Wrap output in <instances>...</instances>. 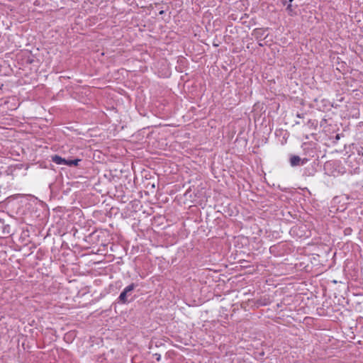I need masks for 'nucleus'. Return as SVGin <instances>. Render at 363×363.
<instances>
[{
    "mask_svg": "<svg viewBox=\"0 0 363 363\" xmlns=\"http://www.w3.org/2000/svg\"><path fill=\"white\" fill-rule=\"evenodd\" d=\"M336 138H337V139H339V138H340V137H339V135H338V134L336 135Z\"/></svg>",
    "mask_w": 363,
    "mask_h": 363,
    "instance_id": "obj_19",
    "label": "nucleus"
},
{
    "mask_svg": "<svg viewBox=\"0 0 363 363\" xmlns=\"http://www.w3.org/2000/svg\"><path fill=\"white\" fill-rule=\"evenodd\" d=\"M164 13V10H161L160 12H159V14L160 15H162Z\"/></svg>",
    "mask_w": 363,
    "mask_h": 363,
    "instance_id": "obj_15",
    "label": "nucleus"
},
{
    "mask_svg": "<svg viewBox=\"0 0 363 363\" xmlns=\"http://www.w3.org/2000/svg\"><path fill=\"white\" fill-rule=\"evenodd\" d=\"M320 104L321 105H320L319 107L320 108H322L323 111L330 110V108L333 106L331 103L328 99H325L320 100Z\"/></svg>",
    "mask_w": 363,
    "mask_h": 363,
    "instance_id": "obj_5",
    "label": "nucleus"
},
{
    "mask_svg": "<svg viewBox=\"0 0 363 363\" xmlns=\"http://www.w3.org/2000/svg\"><path fill=\"white\" fill-rule=\"evenodd\" d=\"M297 117L298 118H303V114H301V113H297Z\"/></svg>",
    "mask_w": 363,
    "mask_h": 363,
    "instance_id": "obj_16",
    "label": "nucleus"
},
{
    "mask_svg": "<svg viewBox=\"0 0 363 363\" xmlns=\"http://www.w3.org/2000/svg\"><path fill=\"white\" fill-rule=\"evenodd\" d=\"M299 231V233L301 234H298L299 237H302V236H304L305 235L302 234L301 233L303 232V228L301 229V230H298Z\"/></svg>",
    "mask_w": 363,
    "mask_h": 363,
    "instance_id": "obj_14",
    "label": "nucleus"
},
{
    "mask_svg": "<svg viewBox=\"0 0 363 363\" xmlns=\"http://www.w3.org/2000/svg\"><path fill=\"white\" fill-rule=\"evenodd\" d=\"M306 228V226L303 225H300V226H296L292 228V231L294 233H296V234H298V230H301L302 228Z\"/></svg>",
    "mask_w": 363,
    "mask_h": 363,
    "instance_id": "obj_10",
    "label": "nucleus"
},
{
    "mask_svg": "<svg viewBox=\"0 0 363 363\" xmlns=\"http://www.w3.org/2000/svg\"><path fill=\"white\" fill-rule=\"evenodd\" d=\"M82 160L80 159H74V160H71V159H66V162H65L64 165H67V166H69V167H77L79 165V163L81 162Z\"/></svg>",
    "mask_w": 363,
    "mask_h": 363,
    "instance_id": "obj_7",
    "label": "nucleus"
},
{
    "mask_svg": "<svg viewBox=\"0 0 363 363\" xmlns=\"http://www.w3.org/2000/svg\"><path fill=\"white\" fill-rule=\"evenodd\" d=\"M307 161H308V159H306V158L301 159L298 155H291L290 157V160H289L290 164L292 167L303 165L304 164H306L307 162Z\"/></svg>",
    "mask_w": 363,
    "mask_h": 363,
    "instance_id": "obj_4",
    "label": "nucleus"
},
{
    "mask_svg": "<svg viewBox=\"0 0 363 363\" xmlns=\"http://www.w3.org/2000/svg\"><path fill=\"white\" fill-rule=\"evenodd\" d=\"M352 232V230L351 228H346L345 230H344V234L345 235H351Z\"/></svg>",
    "mask_w": 363,
    "mask_h": 363,
    "instance_id": "obj_11",
    "label": "nucleus"
},
{
    "mask_svg": "<svg viewBox=\"0 0 363 363\" xmlns=\"http://www.w3.org/2000/svg\"><path fill=\"white\" fill-rule=\"evenodd\" d=\"M286 11L288 12V13L290 15V16H293L294 15V9H293V6L291 5V3H289L287 6H286Z\"/></svg>",
    "mask_w": 363,
    "mask_h": 363,
    "instance_id": "obj_9",
    "label": "nucleus"
},
{
    "mask_svg": "<svg viewBox=\"0 0 363 363\" xmlns=\"http://www.w3.org/2000/svg\"><path fill=\"white\" fill-rule=\"evenodd\" d=\"M259 46H261V47H262V46H263V44L262 43V42H259Z\"/></svg>",
    "mask_w": 363,
    "mask_h": 363,
    "instance_id": "obj_18",
    "label": "nucleus"
},
{
    "mask_svg": "<svg viewBox=\"0 0 363 363\" xmlns=\"http://www.w3.org/2000/svg\"><path fill=\"white\" fill-rule=\"evenodd\" d=\"M287 3V1L286 0H282V4L283 5H286Z\"/></svg>",
    "mask_w": 363,
    "mask_h": 363,
    "instance_id": "obj_17",
    "label": "nucleus"
},
{
    "mask_svg": "<svg viewBox=\"0 0 363 363\" xmlns=\"http://www.w3.org/2000/svg\"><path fill=\"white\" fill-rule=\"evenodd\" d=\"M52 161L57 164L64 165L65 162H66V159L57 155H55L52 156Z\"/></svg>",
    "mask_w": 363,
    "mask_h": 363,
    "instance_id": "obj_6",
    "label": "nucleus"
},
{
    "mask_svg": "<svg viewBox=\"0 0 363 363\" xmlns=\"http://www.w3.org/2000/svg\"><path fill=\"white\" fill-rule=\"evenodd\" d=\"M294 0H288L289 3H291Z\"/></svg>",
    "mask_w": 363,
    "mask_h": 363,
    "instance_id": "obj_20",
    "label": "nucleus"
},
{
    "mask_svg": "<svg viewBox=\"0 0 363 363\" xmlns=\"http://www.w3.org/2000/svg\"><path fill=\"white\" fill-rule=\"evenodd\" d=\"M13 235L11 224L4 218H0V238Z\"/></svg>",
    "mask_w": 363,
    "mask_h": 363,
    "instance_id": "obj_2",
    "label": "nucleus"
},
{
    "mask_svg": "<svg viewBox=\"0 0 363 363\" xmlns=\"http://www.w3.org/2000/svg\"><path fill=\"white\" fill-rule=\"evenodd\" d=\"M307 125L310 127V128H315L317 125H318V121H315V120H308V122H307Z\"/></svg>",
    "mask_w": 363,
    "mask_h": 363,
    "instance_id": "obj_8",
    "label": "nucleus"
},
{
    "mask_svg": "<svg viewBox=\"0 0 363 363\" xmlns=\"http://www.w3.org/2000/svg\"><path fill=\"white\" fill-rule=\"evenodd\" d=\"M138 286L137 284L132 283L127 286L120 294L118 298V303L121 304H126L130 302L131 300L128 297L131 296L133 290Z\"/></svg>",
    "mask_w": 363,
    "mask_h": 363,
    "instance_id": "obj_1",
    "label": "nucleus"
},
{
    "mask_svg": "<svg viewBox=\"0 0 363 363\" xmlns=\"http://www.w3.org/2000/svg\"><path fill=\"white\" fill-rule=\"evenodd\" d=\"M153 356L155 357L156 360L157 362H160L161 360V355L158 353L154 354Z\"/></svg>",
    "mask_w": 363,
    "mask_h": 363,
    "instance_id": "obj_12",
    "label": "nucleus"
},
{
    "mask_svg": "<svg viewBox=\"0 0 363 363\" xmlns=\"http://www.w3.org/2000/svg\"><path fill=\"white\" fill-rule=\"evenodd\" d=\"M268 30V28H255L252 32V35L258 40H263L267 37L264 35L265 32Z\"/></svg>",
    "mask_w": 363,
    "mask_h": 363,
    "instance_id": "obj_3",
    "label": "nucleus"
},
{
    "mask_svg": "<svg viewBox=\"0 0 363 363\" xmlns=\"http://www.w3.org/2000/svg\"><path fill=\"white\" fill-rule=\"evenodd\" d=\"M357 153L359 155L363 156V147H360V148L357 150Z\"/></svg>",
    "mask_w": 363,
    "mask_h": 363,
    "instance_id": "obj_13",
    "label": "nucleus"
}]
</instances>
